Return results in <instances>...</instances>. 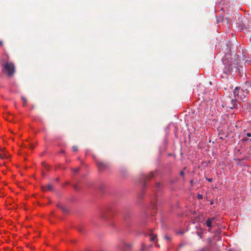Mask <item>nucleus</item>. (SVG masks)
<instances>
[{"mask_svg":"<svg viewBox=\"0 0 251 251\" xmlns=\"http://www.w3.org/2000/svg\"><path fill=\"white\" fill-rule=\"evenodd\" d=\"M22 100L23 101L24 104L25 105L26 103V100L24 98H22Z\"/></svg>","mask_w":251,"mask_h":251,"instance_id":"6e6552de","label":"nucleus"},{"mask_svg":"<svg viewBox=\"0 0 251 251\" xmlns=\"http://www.w3.org/2000/svg\"><path fill=\"white\" fill-rule=\"evenodd\" d=\"M243 141H247V139H246V138H243Z\"/></svg>","mask_w":251,"mask_h":251,"instance_id":"4468645a","label":"nucleus"},{"mask_svg":"<svg viewBox=\"0 0 251 251\" xmlns=\"http://www.w3.org/2000/svg\"><path fill=\"white\" fill-rule=\"evenodd\" d=\"M156 237V236L155 235H153V234H151L150 235V240L153 241L155 240Z\"/></svg>","mask_w":251,"mask_h":251,"instance_id":"423d86ee","label":"nucleus"},{"mask_svg":"<svg viewBox=\"0 0 251 251\" xmlns=\"http://www.w3.org/2000/svg\"><path fill=\"white\" fill-rule=\"evenodd\" d=\"M198 199H201L202 198V196L201 195H198Z\"/></svg>","mask_w":251,"mask_h":251,"instance_id":"9d476101","label":"nucleus"},{"mask_svg":"<svg viewBox=\"0 0 251 251\" xmlns=\"http://www.w3.org/2000/svg\"><path fill=\"white\" fill-rule=\"evenodd\" d=\"M98 165L99 168L101 170L103 169V168H104L105 166V164L102 162H98Z\"/></svg>","mask_w":251,"mask_h":251,"instance_id":"39448f33","label":"nucleus"},{"mask_svg":"<svg viewBox=\"0 0 251 251\" xmlns=\"http://www.w3.org/2000/svg\"><path fill=\"white\" fill-rule=\"evenodd\" d=\"M247 135V136L248 137H251V134L250 133H248Z\"/></svg>","mask_w":251,"mask_h":251,"instance_id":"f8f14e48","label":"nucleus"},{"mask_svg":"<svg viewBox=\"0 0 251 251\" xmlns=\"http://www.w3.org/2000/svg\"><path fill=\"white\" fill-rule=\"evenodd\" d=\"M9 156V155L6 152H5L4 150H2L1 151V152L0 153V157L1 158H8Z\"/></svg>","mask_w":251,"mask_h":251,"instance_id":"20e7f679","label":"nucleus"},{"mask_svg":"<svg viewBox=\"0 0 251 251\" xmlns=\"http://www.w3.org/2000/svg\"><path fill=\"white\" fill-rule=\"evenodd\" d=\"M3 69L7 75L9 76H12L15 72V66L14 64L11 62H6L3 66Z\"/></svg>","mask_w":251,"mask_h":251,"instance_id":"f257e3e1","label":"nucleus"},{"mask_svg":"<svg viewBox=\"0 0 251 251\" xmlns=\"http://www.w3.org/2000/svg\"><path fill=\"white\" fill-rule=\"evenodd\" d=\"M183 174H184V173H183V171H181V172H180V175H181V176H183Z\"/></svg>","mask_w":251,"mask_h":251,"instance_id":"ddd939ff","label":"nucleus"},{"mask_svg":"<svg viewBox=\"0 0 251 251\" xmlns=\"http://www.w3.org/2000/svg\"><path fill=\"white\" fill-rule=\"evenodd\" d=\"M0 46H3V42L2 41H0Z\"/></svg>","mask_w":251,"mask_h":251,"instance_id":"9b49d317","label":"nucleus"},{"mask_svg":"<svg viewBox=\"0 0 251 251\" xmlns=\"http://www.w3.org/2000/svg\"><path fill=\"white\" fill-rule=\"evenodd\" d=\"M47 189H48V190H51V188L50 185H49V186H48L47 188V189H45H45H44V190H47Z\"/></svg>","mask_w":251,"mask_h":251,"instance_id":"1a4fd4ad","label":"nucleus"},{"mask_svg":"<svg viewBox=\"0 0 251 251\" xmlns=\"http://www.w3.org/2000/svg\"><path fill=\"white\" fill-rule=\"evenodd\" d=\"M215 221V218H208L205 222L206 226L210 227L212 226V224Z\"/></svg>","mask_w":251,"mask_h":251,"instance_id":"7ed1b4c3","label":"nucleus"},{"mask_svg":"<svg viewBox=\"0 0 251 251\" xmlns=\"http://www.w3.org/2000/svg\"><path fill=\"white\" fill-rule=\"evenodd\" d=\"M72 149H73V151H76L78 150V148L76 146L73 147Z\"/></svg>","mask_w":251,"mask_h":251,"instance_id":"0eeeda50","label":"nucleus"},{"mask_svg":"<svg viewBox=\"0 0 251 251\" xmlns=\"http://www.w3.org/2000/svg\"><path fill=\"white\" fill-rule=\"evenodd\" d=\"M233 94L234 97V99L232 100V102H234V100L236 101L239 99V89L238 87H236L233 91Z\"/></svg>","mask_w":251,"mask_h":251,"instance_id":"f03ea898","label":"nucleus"},{"mask_svg":"<svg viewBox=\"0 0 251 251\" xmlns=\"http://www.w3.org/2000/svg\"><path fill=\"white\" fill-rule=\"evenodd\" d=\"M211 180H212V179H209L208 180H209V181H211Z\"/></svg>","mask_w":251,"mask_h":251,"instance_id":"2eb2a0df","label":"nucleus"}]
</instances>
